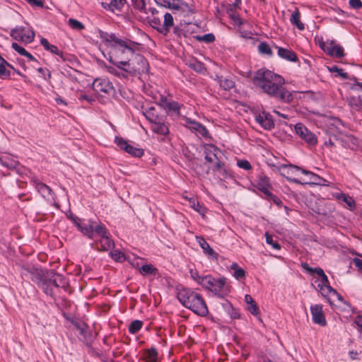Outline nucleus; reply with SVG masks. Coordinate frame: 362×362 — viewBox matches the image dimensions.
Segmentation results:
<instances>
[{
	"mask_svg": "<svg viewBox=\"0 0 362 362\" xmlns=\"http://www.w3.org/2000/svg\"><path fill=\"white\" fill-rule=\"evenodd\" d=\"M286 81L283 76L275 74L270 69H265L261 74L254 78V84L259 87L265 93L281 100L289 103L293 100V93L297 91H289L283 87Z\"/></svg>",
	"mask_w": 362,
	"mask_h": 362,
	"instance_id": "obj_1",
	"label": "nucleus"
},
{
	"mask_svg": "<svg viewBox=\"0 0 362 362\" xmlns=\"http://www.w3.org/2000/svg\"><path fill=\"white\" fill-rule=\"evenodd\" d=\"M98 37L108 49L109 60L116 66L129 65L131 58L134 56L133 42L118 38L114 33H107L98 30Z\"/></svg>",
	"mask_w": 362,
	"mask_h": 362,
	"instance_id": "obj_2",
	"label": "nucleus"
},
{
	"mask_svg": "<svg viewBox=\"0 0 362 362\" xmlns=\"http://www.w3.org/2000/svg\"><path fill=\"white\" fill-rule=\"evenodd\" d=\"M180 303L195 314L205 316L208 314V308L203 297L198 293L188 288H182L177 293Z\"/></svg>",
	"mask_w": 362,
	"mask_h": 362,
	"instance_id": "obj_3",
	"label": "nucleus"
},
{
	"mask_svg": "<svg viewBox=\"0 0 362 362\" xmlns=\"http://www.w3.org/2000/svg\"><path fill=\"white\" fill-rule=\"evenodd\" d=\"M282 168L287 169V179L295 183H308L328 186L329 182L320 176L306 170L300 168L298 166L289 165H283Z\"/></svg>",
	"mask_w": 362,
	"mask_h": 362,
	"instance_id": "obj_4",
	"label": "nucleus"
},
{
	"mask_svg": "<svg viewBox=\"0 0 362 362\" xmlns=\"http://www.w3.org/2000/svg\"><path fill=\"white\" fill-rule=\"evenodd\" d=\"M88 231L91 233L90 236H85L92 240L98 238L96 243L100 245L101 250L107 251L115 247V243L111 239L108 230L101 223L95 221L92 226H90Z\"/></svg>",
	"mask_w": 362,
	"mask_h": 362,
	"instance_id": "obj_5",
	"label": "nucleus"
},
{
	"mask_svg": "<svg viewBox=\"0 0 362 362\" xmlns=\"http://www.w3.org/2000/svg\"><path fill=\"white\" fill-rule=\"evenodd\" d=\"M203 281L202 287L218 297L223 298L230 291V286L224 276L216 279L211 275H206Z\"/></svg>",
	"mask_w": 362,
	"mask_h": 362,
	"instance_id": "obj_6",
	"label": "nucleus"
},
{
	"mask_svg": "<svg viewBox=\"0 0 362 362\" xmlns=\"http://www.w3.org/2000/svg\"><path fill=\"white\" fill-rule=\"evenodd\" d=\"M64 285V277L54 271L47 272V278L39 286L42 291L47 295L53 296V288L63 286Z\"/></svg>",
	"mask_w": 362,
	"mask_h": 362,
	"instance_id": "obj_7",
	"label": "nucleus"
},
{
	"mask_svg": "<svg viewBox=\"0 0 362 362\" xmlns=\"http://www.w3.org/2000/svg\"><path fill=\"white\" fill-rule=\"evenodd\" d=\"M156 4L161 7L173 11H180L184 15H189L194 12L193 6L182 0H154Z\"/></svg>",
	"mask_w": 362,
	"mask_h": 362,
	"instance_id": "obj_8",
	"label": "nucleus"
},
{
	"mask_svg": "<svg viewBox=\"0 0 362 362\" xmlns=\"http://www.w3.org/2000/svg\"><path fill=\"white\" fill-rule=\"evenodd\" d=\"M11 36L25 44L32 42L35 38V33L29 27L17 26L11 31Z\"/></svg>",
	"mask_w": 362,
	"mask_h": 362,
	"instance_id": "obj_9",
	"label": "nucleus"
},
{
	"mask_svg": "<svg viewBox=\"0 0 362 362\" xmlns=\"http://www.w3.org/2000/svg\"><path fill=\"white\" fill-rule=\"evenodd\" d=\"M318 45L325 53L330 56L336 57L344 56L343 47L335 43L333 40L324 41L322 39H320L318 40Z\"/></svg>",
	"mask_w": 362,
	"mask_h": 362,
	"instance_id": "obj_10",
	"label": "nucleus"
},
{
	"mask_svg": "<svg viewBox=\"0 0 362 362\" xmlns=\"http://www.w3.org/2000/svg\"><path fill=\"white\" fill-rule=\"evenodd\" d=\"M91 86L93 90L100 96L110 95L114 91L112 83L106 78H95L91 83Z\"/></svg>",
	"mask_w": 362,
	"mask_h": 362,
	"instance_id": "obj_11",
	"label": "nucleus"
},
{
	"mask_svg": "<svg viewBox=\"0 0 362 362\" xmlns=\"http://www.w3.org/2000/svg\"><path fill=\"white\" fill-rule=\"evenodd\" d=\"M204 151L205 154V159L208 163H214V165L212 167L214 171L221 170V163L218 158L219 151L212 144H206L204 146Z\"/></svg>",
	"mask_w": 362,
	"mask_h": 362,
	"instance_id": "obj_12",
	"label": "nucleus"
},
{
	"mask_svg": "<svg viewBox=\"0 0 362 362\" xmlns=\"http://www.w3.org/2000/svg\"><path fill=\"white\" fill-rule=\"evenodd\" d=\"M296 133L309 145L315 146L317 143V138L302 123L295 125Z\"/></svg>",
	"mask_w": 362,
	"mask_h": 362,
	"instance_id": "obj_13",
	"label": "nucleus"
},
{
	"mask_svg": "<svg viewBox=\"0 0 362 362\" xmlns=\"http://www.w3.org/2000/svg\"><path fill=\"white\" fill-rule=\"evenodd\" d=\"M115 142L121 149L133 156L140 158L144 155L143 149L128 143L122 137L116 136Z\"/></svg>",
	"mask_w": 362,
	"mask_h": 362,
	"instance_id": "obj_14",
	"label": "nucleus"
},
{
	"mask_svg": "<svg viewBox=\"0 0 362 362\" xmlns=\"http://www.w3.org/2000/svg\"><path fill=\"white\" fill-rule=\"evenodd\" d=\"M69 218L72 221L74 224L77 227L78 230L83 234V235H89L91 234L90 231H88L90 226H92V224L94 223L95 221L88 219H81L77 216H74L73 214H71Z\"/></svg>",
	"mask_w": 362,
	"mask_h": 362,
	"instance_id": "obj_15",
	"label": "nucleus"
},
{
	"mask_svg": "<svg viewBox=\"0 0 362 362\" xmlns=\"http://www.w3.org/2000/svg\"><path fill=\"white\" fill-rule=\"evenodd\" d=\"M313 321L315 324L324 327L327 325L325 315L322 310V305L315 304L310 306Z\"/></svg>",
	"mask_w": 362,
	"mask_h": 362,
	"instance_id": "obj_16",
	"label": "nucleus"
},
{
	"mask_svg": "<svg viewBox=\"0 0 362 362\" xmlns=\"http://www.w3.org/2000/svg\"><path fill=\"white\" fill-rule=\"evenodd\" d=\"M255 121L265 129H271L274 127V124L269 113L265 111L261 112H255Z\"/></svg>",
	"mask_w": 362,
	"mask_h": 362,
	"instance_id": "obj_17",
	"label": "nucleus"
},
{
	"mask_svg": "<svg viewBox=\"0 0 362 362\" xmlns=\"http://www.w3.org/2000/svg\"><path fill=\"white\" fill-rule=\"evenodd\" d=\"M336 139L345 148L355 149L358 146V139L352 135L339 133Z\"/></svg>",
	"mask_w": 362,
	"mask_h": 362,
	"instance_id": "obj_18",
	"label": "nucleus"
},
{
	"mask_svg": "<svg viewBox=\"0 0 362 362\" xmlns=\"http://www.w3.org/2000/svg\"><path fill=\"white\" fill-rule=\"evenodd\" d=\"M33 185L42 197L47 199H54V194L49 186L36 180H33Z\"/></svg>",
	"mask_w": 362,
	"mask_h": 362,
	"instance_id": "obj_19",
	"label": "nucleus"
},
{
	"mask_svg": "<svg viewBox=\"0 0 362 362\" xmlns=\"http://www.w3.org/2000/svg\"><path fill=\"white\" fill-rule=\"evenodd\" d=\"M197 242L203 250V252L208 256V257L216 259H217L218 254L211 247L209 243L204 238L199 236H196Z\"/></svg>",
	"mask_w": 362,
	"mask_h": 362,
	"instance_id": "obj_20",
	"label": "nucleus"
},
{
	"mask_svg": "<svg viewBox=\"0 0 362 362\" xmlns=\"http://www.w3.org/2000/svg\"><path fill=\"white\" fill-rule=\"evenodd\" d=\"M264 194V197L272 192V186L267 177H260L255 185Z\"/></svg>",
	"mask_w": 362,
	"mask_h": 362,
	"instance_id": "obj_21",
	"label": "nucleus"
},
{
	"mask_svg": "<svg viewBox=\"0 0 362 362\" xmlns=\"http://www.w3.org/2000/svg\"><path fill=\"white\" fill-rule=\"evenodd\" d=\"M151 129L155 133L160 135H166L169 133L168 127L161 118L151 124Z\"/></svg>",
	"mask_w": 362,
	"mask_h": 362,
	"instance_id": "obj_22",
	"label": "nucleus"
},
{
	"mask_svg": "<svg viewBox=\"0 0 362 362\" xmlns=\"http://www.w3.org/2000/svg\"><path fill=\"white\" fill-rule=\"evenodd\" d=\"M0 164L8 169L16 168L18 164L16 158L9 154L0 155Z\"/></svg>",
	"mask_w": 362,
	"mask_h": 362,
	"instance_id": "obj_23",
	"label": "nucleus"
},
{
	"mask_svg": "<svg viewBox=\"0 0 362 362\" xmlns=\"http://www.w3.org/2000/svg\"><path fill=\"white\" fill-rule=\"evenodd\" d=\"M333 196L338 200L344 202L349 209H353L356 206V202L354 199L350 197L349 195L341 193V192H337L333 194Z\"/></svg>",
	"mask_w": 362,
	"mask_h": 362,
	"instance_id": "obj_24",
	"label": "nucleus"
},
{
	"mask_svg": "<svg viewBox=\"0 0 362 362\" xmlns=\"http://www.w3.org/2000/svg\"><path fill=\"white\" fill-rule=\"evenodd\" d=\"M32 281L39 286L47 278V272L35 269L30 272Z\"/></svg>",
	"mask_w": 362,
	"mask_h": 362,
	"instance_id": "obj_25",
	"label": "nucleus"
},
{
	"mask_svg": "<svg viewBox=\"0 0 362 362\" xmlns=\"http://www.w3.org/2000/svg\"><path fill=\"white\" fill-rule=\"evenodd\" d=\"M230 272H231L233 276L240 281L245 277V272L243 269H242L237 263L233 262L230 266Z\"/></svg>",
	"mask_w": 362,
	"mask_h": 362,
	"instance_id": "obj_26",
	"label": "nucleus"
},
{
	"mask_svg": "<svg viewBox=\"0 0 362 362\" xmlns=\"http://www.w3.org/2000/svg\"><path fill=\"white\" fill-rule=\"evenodd\" d=\"M278 55L286 60L290 62H295L296 60V54L291 49L279 47L278 48Z\"/></svg>",
	"mask_w": 362,
	"mask_h": 362,
	"instance_id": "obj_27",
	"label": "nucleus"
},
{
	"mask_svg": "<svg viewBox=\"0 0 362 362\" xmlns=\"http://www.w3.org/2000/svg\"><path fill=\"white\" fill-rule=\"evenodd\" d=\"M216 80L218 81L220 87L226 90L233 88L235 86L234 81L230 77L223 78L216 75Z\"/></svg>",
	"mask_w": 362,
	"mask_h": 362,
	"instance_id": "obj_28",
	"label": "nucleus"
},
{
	"mask_svg": "<svg viewBox=\"0 0 362 362\" xmlns=\"http://www.w3.org/2000/svg\"><path fill=\"white\" fill-rule=\"evenodd\" d=\"M189 128L202 136H206L208 134L207 129L199 122L190 121L189 122Z\"/></svg>",
	"mask_w": 362,
	"mask_h": 362,
	"instance_id": "obj_29",
	"label": "nucleus"
},
{
	"mask_svg": "<svg viewBox=\"0 0 362 362\" xmlns=\"http://www.w3.org/2000/svg\"><path fill=\"white\" fill-rule=\"evenodd\" d=\"M149 23L151 26L156 29L158 32L166 35V30L164 28L163 23L159 18L153 17L150 20Z\"/></svg>",
	"mask_w": 362,
	"mask_h": 362,
	"instance_id": "obj_30",
	"label": "nucleus"
},
{
	"mask_svg": "<svg viewBox=\"0 0 362 362\" xmlns=\"http://www.w3.org/2000/svg\"><path fill=\"white\" fill-rule=\"evenodd\" d=\"M65 71L66 73H63V74L67 77H69L71 81H76L79 83L83 81V75L77 69H71L72 73H71L68 69H65Z\"/></svg>",
	"mask_w": 362,
	"mask_h": 362,
	"instance_id": "obj_31",
	"label": "nucleus"
},
{
	"mask_svg": "<svg viewBox=\"0 0 362 362\" xmlns=\"http://www.w3.org/2000/svg\"><path fill=\"white\" fill-rule=\"evenodd\" d=\"M185 199L189 201V206L191 208H192L200 214L204 215L205 209L199 204V202H197L195 198L185 197Z\"/></svg>",
	"mask_w": 362,
	"mask_h": 362,
	"instance_id": "obj_32",
	"label": "nucleus"
},
{
	"mask_svg": "<svg viewBox=\"0 0 362 362\" xmlns=\"http://www.w3.org/2000/svg\"><path fill=\"white\" fill-rule=\"evenodd\" d=\"M300 14L298 9L292 13L291 17V23L292 25H296L300 30H303L305 28L304 24L300 21Z\"/></svg>",
	"mask_w": 362,
	"mask_h": 362,
	"instance_id": "obj_33",
	"label": "nucleus"
},
{
	"mask_svg": "<svg viewBox=\"0 0 362 362\" xmlns=\"http://www.w3.org/2000/svg\"><path fill=\"white\" fill-rule=\"evenodd\" d=\"M40 44L43 46L45 49L49 51L53 54L62 56V53L59 52L58 47L54 45L50 44L47 39L42 38L40 40Z\"/></svg>",
	"mask_w": 362,
	"mask_h": 362,
	"instance_id": "obj_34",
	"label": "nucleus"
},
{
	"mask_svg": "<svg viewBox=\"0 0 362 362\" xmlns=\"http://www.w3.org/2000/svg\"><path fill=\"white\" fill-rule=\"evenodd\" d=\"M163 105L166 110L175 112L177 114H179L180 105L178 103L173 100L168 101L167 100H163Z\"/></svg>",
	"mask_w": 362,
	"mask_h": 362,
	"instance_id": "obj_35",
	"label": "nucleus"
},
{
	"mask_svg": "<svg viewBox=\"0 0 362 362\" xmlns=\"http://www.w3.org/2000/svg\"><path fill=\"white\" fill-rule=\"evenodd\" d=\"M250 313L252 314L257 321H258L259 323H262V320L260 317L259 315V308L257 305V303L255 301L250 297Z\"/></svg>",
	"mask_w": 362,
	"mask_h": 362,
	"instance_id": "obj_36",
	"label": "nucleus"
},
{
	"mask_svg": "<svg viewBox=\"0 0 362 362\" xmlns=\"http://www.w3.org/2000/svg\"><path fill=\"white\" fill-rule=\"evenodd\" d=\"M163 26L166 30V34L169 32L170 28L174 25V20L173 16L170 13H165L163 19Z\"/></svg>",
	"mask_w": 362,
	"mask_h": 362,
	"instance_id": "obj_37",
	"label": "nucleus"
},
{
	"mask_svg": "<svg viewBox=\"0 0 362 362\" xmlns=\"http://www.w3.org/2000/svg\"><path fill=\"white\" fill-rule=\"evenodd\" d=\"M154 110L155 109L153 107H150L144 112L145 117L149 121L151 124L160 119V117L154 113Z\"/></svg>",
	"mask_w": 362,
	"mask_h": 362,
	"instance_id": "obj_38",
	"label": "nucleus"
},
{
	"mask_svg": "<svg viewBox=\"0 0 362 362\" xmlns=\"http://www.w3.org/2000/svg\"><path fill=\"white\" fill-rule=\"evenodd\" d=\"M194 38L199 42L211 43L215 41V35L213 33H207L203 35H196Z\"/></svg>",
	"mask_w": 362,
	"mask_h": 362,
	"instance_id": "obj_39",
	"label": "nucleus"
},
{
	"mask_svg": "<svg viewBox=\"0 0 362 362\" xmlns=\"http://www.w3.org/2000/svg\"><path fill=\"white\" fill-rule=\"evenodd\" d=\"M68 25L71 28L75 30H82L85 28L84 25L74 18H69L68 21Z\"/></svg>",
	"mask_w": 362,
	"mask_h": 362,
	"instance_id": "obj_40",
	"label": "nucleus"
},
{
	"mask_svg": "<svg viewBox=\"0 0 362 362\" xmlns=\"http://www.w3.org/2000/svg\"><path fill=\"white\" fill-rule=\"evenodd\" d=\"M110 256L116 262H122L126 259L123 252L118 250H112L110 252Z\"/></svg>",
	"mask_w": 362,
	"mask_h": 362,
	"instance_id": "obj_41",
	"label": "nucleus"
},
{
	"mask_svg": "<svg viewBox=\"0 0 362 362\" xmlns=\"http://www.w3.org/2000/svg\"><path fill=\"white\" fill-rule=\"evenodd\" d=\"M143 325V322L140 320H136L131 322L129 327V332L131 334H135L139 332Z\"/></svg>",
	"mask_w": 362,
	"mask_h": 362,
	"instance_id": "obj_42",
	"label": "nucleus"
},
{
	"mask_svg": "<svg viewBox=\"0 0 362 362\" xmlns=\"http://www.w3.org/2000/svg\"><path fill=\"white\" fill-rule=\"evenodd\" d=\"M266 243L275 250H280L281 245L274 239V237L268 233H265Z\"/></svg>",
	"mask_w": 362,
	"mask_h": 362,
	"instance_id": "obj_43",
	"label": "nucleus"
},
{
	"mask_svg": "<svg viewBox=\"0 0 362 362\" xmlns=\"http://www.w3.org/2000/svg\"><path fill=\"white\" fill-rule=\"evenodd\" d=\"M158 352L155 348H151L146 351L145 356L150 362H156Z\"/></svg>",
	"mask_w": 362,
	"mask_h": 362,
	"instance_id": "obj_44",
	"label": "nucleus"
},
{
	"mask_svg": "<svg viewBox=\"0 0 362 362\" xmlns=\"http://www.w3.org/2000/svg\"><path fill=\"white\" fill-rule=\"evenodd\" d=\"M191 277L197 282L199 285L202 286V283L206 278V276H200L198 273V272L195 269H190L189 271Z\"/></svg>",
	"mask_w": 362,
	"mask_h": 362,
	"instance_id": "obj_45",
	"label": "nucleus"
},
{
	"mask_svg": "<svg viewBox=\"0 0 362 362\" xmlns=\"http://www.w3.org/2000/svg\"><path fill=\"white\" fill-rule=\"evenodd\" d=\"M156 270L151 264H145L139 268L140 273L144 276L148 274H155Z\"/></svg>",
	"mask_w": 362,
	"mask_h": 362,
	"instance_id": "obj_46",
	"label": "nucleus"
},
{
	"mask_svg": "<svg viewBox=\"0 0 362 362\" xmlns=\"http://www.w3.org/2000/svg\"><path fill=\"white\" fill-rule=\"evenodd\" d=\"M319 291L325 297L331 293L337 294V292L336 291V290H334L333 288H332L329 284L327 285H322V288H320V290Z\"/></svg>",
	"mask_w": 362,
	"mask_h": 362,
	"instance_id": "obj_47",
	"label": "nucleus"
},
{
	"mask_svg": "<svg viewBox=\"0 0 362 362\" xmlns=\"http://www.w3.org/2000/svg\"><path fill=\"white\" fill-rule=\"evenodd\" d=\"M264 199L272 201L274 204L277 205L278 206H281L283 203L279 197L274 194L272 192H270L267 195L264 197Z\"/></svg>",
	"mask_w": 362,
	"mask_h": 362,
	"instance_id": "obj_48",
	"label": "nucleus"
},
{
	"mask_svg": "<svg viewBox=\"0 0 362 362\" xmlns=\"http://www.w3.org/2000/svg\"><path fill=\"white\" fill-rule=\"evenodd\" d=\"M258 51L262 54L271 55L272 52L271 47L266 42H260L258 45Z\"/></svg>",
	"mask_w": 362,
	"mask_h": 362,
	"instance_id": "obj_49",
	"label": "nucleus"
},
{
	"mask_svg": "<svg viewBox=\"0 0 362 362\" xmlns=\"http://www.w3.org/2000/svg\"><path fill=\"white\" fill-rule=\"evenodd\" d=\"M126 0H111L110 6L117 10H121L124 6Z\"/></svg>",
	"mask_w": 362,
	"mask_h": 362,
	"instance_id": "obj_50",
	"label": "nucleus"
},
{
	"mask_svg": "<svg viewBox=\"0 0 362 362\" xmlns=\"http://www.w3.org/2000/svg\"><path fill=\"white\" fill-rule=\"evenodd\" d=\"M77 98L81 101L86 100L89 103H91L92 102L94 101V98L93 96L88 95L82 91H80L77 93Z\"/></svg>",
	"mask_w": 362,
	"mask_h": 362,
	"instance_id": "obj_51",
	"label": "nucleus"
},
{
	"mask_svg": "<svg viewBox=\"0 0 362 362\" xmlns=\"http://www.w3.org/2000/svg\"><path fill=\"white\" fill-rule=\"evenodd\" d=\"M310 271L312 272H313V273L317 274L319 276V277H320V279L324 280V282H327V276L325 274V272H324L322 269H321L320 267L311 268Z\"/></svg>",
	"mask_w": 362,
	"mask_h": 362,
	"instance_id": "obj_52",
	"label": "nucleus"
},
{
	"mask_svg": "<svg viewBox=\"0 0 362 362\" xmlns=\"http://www.w3.org/2000/svg\"><path fill=\"white\" fill-rule=\"evenodd\" d=\"M347 100L350 106L356 109H360L358 96L351 95L347 98Z\"/></svg>",
	"mask_w": 362,
	"mask_h": 362,
	"instance_id": "obj_53",
	"label": "nucleus"
},
{
	"mask_svg": "<svg viewBox=\"0 0 362 362\" xmlns=\"http://www.w3.org/2000/svg\"><path fill=\"white\" fill-rule=\"evenodd\" d=\"M11 47L16 52L22 56H25V54H27V51L16 42H13Z\"/></svg>",
	"mask_w": 362,
	"mask_h": 362,
	"instance_id": "obj_54",
	"label": "nucleus"
},
{
	"mask_svg": "<svg viewBox=\"0 0 362 362\" xmlns=\"http://www.w3.org/2000/svg\"><path fill=\"white\" fill-rule=\"evenodd\" d=\"M111 73L115 76H118L119 77L123 76L127 77L128 72V69H110Z\"/></svg>",
	"mask_w": 362,
	"mask_h": 362,
	"instance_id": "obj_55",
	"label": "nucleus"
},
{
	"mask_svg": "<svg viewBox=\"0 0 362 362\" xmlns=\"http://www.w3.org/2000/svg\"><path fill=\"white\" fill-rule=\"evenodd\" d=\"M30 6L35 7H43L44 0H25Z\"/></svg>",
	"mask_w": 362,
	"mask_h": 362,
	"instance_id": "obj_56",
	"label": "nucleus"
},
{
	"mask_svg": "<svg viewBox=\"0 0 362 362\" xmlns=\"http://www.w3.org/2000/svg\"><path fill=\"white\" fill-rule=\"evenodd\" d=\"M349 5L351 8L358 9L362 7L361 0H349Z\"/></svg>",
	"mask_w": 362,
	"mask_h": 362,
	"instance_id": "obj_57",
	"label": "nucleus"
},
{
	"mask_svg": "<svg viewBox=\"0 0 362 362\" xmlns=\"http://www.w3.org/2000/svg\"><path fill=\"white\" fill-rule=\"evenodd\" d=\"M314 284L317 290L319 291L320 290V288H322V285H327L329 284V280L327 279V282H324V280H322V279L320 280L317 279L314 281Z\"/></svg>",
	"mask_w": 362,
	"mask_h": 362,
	"instance_id": "obj_58",
	"label": "nucleus"
},
{
	"mask_svg": "<svg viewBox=\"0 0 362 362\" xmlns=\"http://www.w3.org/2000/svg\"><path fill=\"white\" fill-rule=\"evenodd\" d=\"M329 71L330 72H334L335 73V76H341L342 78H345L347 77V74L344 72V69H329Z\"/></svg>",
	"mask_w": 362,
	"mask_h": 362,
	"instance_id": "obj_59",
	"label": "nucleus"
},
{
	"mask_svg": "<svg viewBox=\"0 0 362 362\" xmlns=\"http://www.w3.org/2000/svg\"><path fill=\"white\" fill-rule=\"evenodd\" d=\"M244 25V24L241 22H240L239 23V28H238V30H239V33L240 35V37H243V38H248L249 36H248V33L247 32V30H243L242 29V27Z\"/></svg>",
	"mask_w": 362,
	"mask_h": 362,
	"instance_id": "obj_60",
	"label": "nucleus"
},
{
	"mask_svg": "<svg viewBox=\"0 0 362 362\" xmlns=\"http://www.w3.org/2000/svg\"><path fill=\"white\" fill-rule=\"evenodd\" d=\"M238 165L245 170H249V161L245 160H238Z\"/></svg>",
	"mask_w": 362,
	"mask_h": 362,
	"instance_id": "obj_61",
	"label": "nucleus"
},
{
	"mask_svg": "<svg viewBox=\"0 0 362 362\" xmlns=\"http://www.w3.org/2000/svg\"><path fill=\"white\" fill-rule=\"evenodd\" d=\"M135 7L139 11H143L145 8V2L144 0H136L134 3Z\"/></svg>",
	"mask_w": 362,
	"mask_h": 362,
	"instance_id": "obj_62",
	"label": "nucleus"
},
{
	"mask_svg": "<svg viewBox=\"0 0 362 362\" xmlns=\"http://www.w3.org/2000/svg\"><path fill=\"white\" fill-rule=\"evenodd\" d=\"M11 75L9 69H0V78L5 79Z\"/></svg>",
	"mask_w": 362,
	"mask_h": 362,
	"instance_id": "obj_63",
	"label": "nucleus"
},
{
	"mask_svg": "<svg viewBox=\"0 0 362 362\" xmlns=\"http://www.w3.org/2000/svg\"><path fill=\"white\" fill-rule=\"evenodd\" d=\"M354 322L356 323L357 327L359 328V329L361 328H362V315H357L354 319Z\"/></svg>",
	"mask_w": 362,
	"mask_h": 362,
	"instance_id": "obj_64",
	"label": "nucleus"
}]
</instances>
